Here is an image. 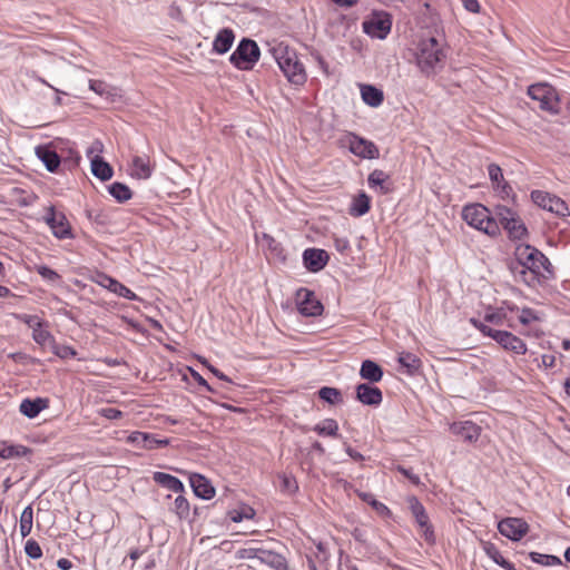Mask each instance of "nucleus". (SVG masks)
<instances>
[{"label": "nucleus", "mask_w": 570, "mask_h": 570, "mask_svg": "<svg viewBox=\"0 0 570 570\" xmlns=\"http://www.w3.org/2000/svg\"><path fill=\"white\" fill-rule=\"evenodd\" d=\"M47 400L38 397L36 400L24 399L19 406L20 412L29 419L36 417L41 410L47 407Z\"/></svg>", "instance_id": "obj_29"}, {"label": "nucleus", "mask_w": 570, "mask_h": 570, "mask_svg": "<svg viewBox=\"0 0 570 570\" xmlns=\"http://www.w3.org/2000/svg\"><path fill=\"white\" fill-rule=\"evenodd\" d=\"M171 511L175 512V514L180 520L187 519L190 513V505L188 500L184 495L179 494L174 501V507L171 508Z\"/></svg>", "instance_id": "obj_37"}, {"label": "nucleus", "mask_w": 570, "mask_h": 570, "mask_svg": "<svg viewBox=\"0 0 570 570\" xmlns=\"http://www.w3.org/2000/svg\"><path fill=\"white\" fill-rule=\"evenodd\" d=\"M360 498L364 502L371 504L373 507V509L379 514H381V515H390L391 514V511L389 510V508L384 503L377 501L372 493H361Z\"/></svg>", "instance_id": "obj_41"}, {"label": "nucleus", "mask_w": 570, "mask_h": 570, "mask_svg": "<svg viewBox=\"0 0 570 570\" xmlns=\"http://www.w3.org/2000/svg\"><path fill=\"white\" fill-rule=\"evenodd\" d=\"M37 272L39 275L42 276V278L49 282H57L60 278L59 274L56 271L45 265L37 266Z\"/></svg>", "instance_id": "obj_48"}, {"label": "nucleus", "mask_w": 570, "mask_h": 570, "mask_svg": "<svg viewBox=\"0 0 570 570\" xmlns=\"http://www.w3.org/2000/svg\"><path fill=\"white\" fill-rule=\"evenodd\" d=\"M345 451L355 461H362L364 459V456L360 452H357L350 445L346 446Z\"/></svg>", "instance_id": "obj_64"}, {"label": "nucleus", "mask_w": 570, "mask_h": 570, "mask_svg": "<svg viewBox=\"0 0 570 570\" xmlns=\"http://www.w3.org/2000/svg\"><path fill=\"white\" fill-rule=\"evenodd\" d=\"M29 452H30V450L23 445H6V444H3L0 446V456L2 459L23 456Z\"/></svg>", "instance_id": "obj_38"}, {"label": "nucleus", "mask_w": 570, "mask_h": 570, "mask_svg": "<svg viewBox=\"0 0 570 570\" xmlns=\"http://www.w3.org/2000/svg\"><path fill=\"white\" fill-rule=\"evenodd\" d=\"M153 479L157 484H159L175 493H181L184 491L183 482L178 478H176L171 474L164 473V472H155L153 475Z\"/></svg>", "instance_id": "obj_27"}, {"label": "nucleus", "mask_w": 570, "mask_h": 570, "mask_svg": "<svg viewBox=\"0 0 570 570\" xmlns=\"http://www.w3.org/2000/svg\"><path fill=\"white\" fill-rule=\"evenodd\" d=\"M17 317L20 321H22L23 323H26L32 330H35L37 327H41V322H40L39 317L36 315L23 314V315H18Z\"/></svg>", "instance_id": "obj_52"}, {"label": "nucleus", "mask_w": 570, "mask_h": 570, "mask_svg": "<svg viewBox=\"0 0 570 570\" xmlns=\"http://www.w3.org/2000/svg\"><path fill=\"white\" fill-rule=\"evenodd\" d=\"M485 552L498 566H501L507 560L493 544H489L485 548Z\"/></svg>", "instance_id": "obj_49"}, {"label": "nucleus", "mask_w": 570, "mask_h": 570, "mask_svg": "<svg viewBox=\"0 0 570 570\" xmlns=\"http://www.w3.org/2000/svg\"><path fill=\"white\" fill-rule=\"evenodd\" d=\"M193 376L199 385L204 386L209 392H214L213 387L207 383V381L199 373L193 371Z\"/></svg>", "instance_id": "obj_62"}, {"label": "nucleus", "mask_w": 570, "mask_h": 570, "mask_svg": "<svg viewBox=\"0 0 570 570\" xmlns=\"http://www.w3.org/2000/svg\"><path fill=\"white\" fill-rule=\"evenodd\" d=\"M499 532L512 541H519L529 531V524L520 518H505L498 524Z\"/></svg>", "instance_id": "obj_11"}, {"label": "nucleus", "mask_w": 570, "mask_h": 570, "mask_svg": "<svg viewBox=\"0 0 570 570\" xmlns=\"http://www.w3.org/2000/svg\"><path fill=\"white\" fill-rule=\"evenodd\" d=\"M529 557L533 562L546 566V558H548V554L530 552Z\"/></svg>", "instance_id": "obj_61"}, {"label": "nucleus", "mask_w": 570, "mask_h": 570, "mask_svg": "<svg viewBox=\"0 0 570 570\" xmlns=\"http://www.w3.org/2000/svg\"><path fill=\"white\" fill-rule=\"evenodd\" d=\"M532 202L539 207L556 214L559 217L569 215V208L564 200L542 190H533L531 193Z\"/></svg>", "instance_id": "obj_8"}, {"label": "nucleus", "mask_w": 570, "mask_h": 570, "mask_svg": "<svg viewBox=\"0 0 570 570\" xmlns=\"http://www.w3.org/2000/svg\"><path fill=\"white\" fill-rule=\"evenodd\" d=\"M501 226L507 230L511 240H521L528 236V229L519 215L514 217V222L511 220L509 225L502 224Z\"/></svg>", "instance_id": "obj_31"}, {"label": "nucleus", "mask_w": 570, "mask_h": 570, "mask_svg": "<svg viewBox=\"0 0 570 570\" xmlns=\"http://www.w3.org/2000/svg\"><path fill=\"white\" fill-rule=\"evenodd\" d=\"M367 183L371 188H377L381 195H387L394 189L390 176L381 169H374L368 175Z\"/></svg>", "instance_id": "obj_19"}, {"label": "nucleus", "mask_w": 570, "mask_h": 570, "mask_svg": "<svg viewBox=\"0 0 570 570\" xmlns=\"http://www.w3.org/2000/svg\"><path fill=\"white\" fill-rule=\"evenodd\" d=\"M189 482L196 497L204 500H209L215 495V488L204 475L193 473L189 476Z\"/></svg>", "instance_id": "obj_18"}, {"label": "nucleus", "mask_w": 570, "mask_h": 570, "mask_svg": "<svg viewBox=\"0 0 570 570\" xmlns=\"http://www.w3.org/2000/svg\"><path fill=\"white\" fill-rule=\"evenodd\" d=\"M77 352L70 346H61L57 351V355L60 357L76 356Z\"/></svg>", "instance_id": "obj_60"}, {"label": "nucleus", "mask_w": 570, "mask_h": 570, "mask_svg": "<svg viewBox=\"0 0 570 570\" xmlns=\"http://www.w3.org/2000/svg\"><path fill=\"white\" fill-rule=\"evenodd\" d=\"M91 173L95 177L102 181L109 180L112 177V167L102 159L99 155L91 157Z\"/></svg>", "instance_id": "obj_28"}, {"label": "nucleus", "mask_w": 570, "mask_h": 570, "mask_svg": "<svg viewBox=\"0 0 570 570\" xmlns=\"http://www.w3.org/2000/svg\"><path fill=\"white\" fill-rule=\"evenodd\" d=\"M370 208V197L364 191H361L356 197H354L352 202V205L350 207V215L354 217H361L368 213Z\"/></svg>", "instance_id": "obj_32"}, {"label": "nucleus", "mask_w": 570, "mask_h": 570, "mask_svg": "<svg viewBox=\"0 0 570 570\" xmlns=\"http://www.w3.org/2000/svg\"><path fill=\"white\" fill-rule=\"evenodd\" d=\"M397 361L401 366L405 367L406 372L411 375L417 373L421 367V360L416 355L409 352H402L399 355Z\"/></svg>", "instance_id": "obj_33"}, {"label": "nucleus", "mask_w": 570, "mask_h": 570, "mask_svg": "<svg viewBox=\"0 0 570 570\" xmlns=\"http://www.w3.org/2000/svg\"><path fill=\"white\" fill-rule=\"evenodd\" d=\"M399 471L404 474L413 484L420 483V478L415 474H412L407 469L399 466Z\"/></svg>", "instance_id": "obj_63"}, {"label": "nucleus", "mask_w": 570, "mask_h": 570, "mask_svg": "<svg viewBox=\"0 0 570 570\" xmlns=\"http://www.w3.org/2000/svg\"><path fill=\"white\" fill-rule=\"evenodd\" d=\"M109 193L118 202L122 203L131 198V191L125 184L114 183L109 186Z\"/></svg>", "instance_id": "obj_40"}, {"label": "nucleus", "mask_w": 570, "mask_h": 570, "mask_svg": "<svg viewBox=\"0 0 570 570\" xmlns=\"http://www.w3.org/2000/svg\"><path fill=\"white\" fill-rule=\"evenodd\" d=\"M33 521V510L31 505H28L23 509L20 515V534L22 538H26L30 534L32 529Z\"/></svg>", "instance_id": "obj_36"}, {"label": "nucleus", "mask_w": 570, "mask_h": 570, "mask_svg": "<svg viewBox=\"0 0 570 570\" xmlns=\"http://www.w3.org/2000/svg\"><path fill=\"white\" fill-rule=\"evenodd\" d=\"M255 515V511L250 507H243L240 510H233L229 512V518L233 522H240L244 519H252Z\"/></svg>", "instance_id": "obj_43"}, {"label": "nucleus", "mask_w": 570, "mask_h": 570, "mask_svg": "<svg viewBox=\"0 0 570 570\" xmlns=\"http://www.w3.org/2000/svg\"><path fill=\"white\" fill-rule=\"evenodd\" d=\"M96 282L98 285H101L109 291L118 294L119 296L127 297V298H134L135 294L127 288L125 285L120 284L116 279L105 275V274H98Z\"/></svg>", "instance_id": "obj_23"}, {"label": "nucleus", "mask_w": 570, "mask_h": 570, "mask_svg": "<svg viewBox=\"0 0 570 570\" xmlns=\"http://www.w3.org/2000/svg\"><path fill=\"white\" fill-rule=\"evenodd\" d=\"M409 508L415 518V522L420 528L421 534L425 542L430 546L435 544V534L433 530V525L430 522L429 515L425 511V508L423 504L419 501L416 497H410L409 500Z\"/></svg>", "instance_id": "obj_6"}, {"label": "nucleus", "mask_w": 570, "mask_h": 570, "mask_svg": "<svg viewBox=\"0 0 570 570\" xmlns=\"http://www.w3.org/2000/svg\"><path fill=\"white\" fill-rule=\"evenodd\" d=\"M334 246L337 252H340L341 254H344L350 248V242L347 238L335 237Z\"/></svg>", "instance_id": "obj_57"}, {"label": "nucleus", "mask_w": 570, "mask_h": 570, "mask_svg": "<svg viewBox=\"0 0 570 570\" xmlns=\"http://www.w3.org/2000/svg\"><path fill=\"white\" fill-rule=\"evenodd\" d=\"M531 99L539 102L541 110L557 114L559 111V97L553 87L548 83H535L528 88Z\"/></svg>", "instance_id": "obj_5"}, {"label": "nucleus", "mask_w": 570, "mask_h": 570, "mask_svg": "<svg viewBox=\"0 0 570 570\" xmlns=\"http://www.w3.org/2000/svg\"><path fill=\"white\" fill-rule=\"evenodd\" d=\"M446 48L434 37L422 39L415 51V63L426 78H434L443 70L446 60Z\"/></svg>", "instance_id": "obj_1"}, {"label": "nucleus", "mask_w": 570, "mask_h": 570, "mask_svg": "<svg viewBox=\"0 0 570 570\" xmlns=\"http://www.w3.org/2000/svg\"><path fill=\"white\" fill-rule=\"evenodd\" d=\"M511 271L513 272L517 281L522 282L530 287H535L543 281L539 275L517 262L511 265Z\"/></svg>", "instance_id": "obj_22"}, {"label": "nucleus", "mask_w": 570, "mask_h": 570, "mask_svg": "<svg viewBox=\"0 0 570 570\" xmlns=\"http://www.w3.org/2000/svg\"><path fill=\"white\" fill-rule=\"evenodd\" d=\"M450 431L466 442H475L481 434V428L472 421L454 422Z\"/></svg>", "instance_id": "obj_16"}, {"label": "nucleus", "mask_w": 570, "mask_h": 570, "mask_svg": "<svg viewBox=\"0 0 570 570\" xmlns=\"http://www.w3.org/2000/svg\"><path fill=\"white\" fill-rule=\"evenodd\" d=\"M470 323L476 328L479 330L484 336H491L492 335V332L494 328L488 326L487 324H484L483 322L472 317L470 318Z\"/></svg>", "instance_id": "obj_53"}, {"label": "nucleus", "mask_w": 570, "mask_h": 570, "mask_svg": "<svg viewBox=\"0 0 570 570\" xmlns=\"http://www.w3.org/2000/svg\"><path fill=\"white\" fill-rule=\"evenodd\" d=\"M282 71L287 80L295 86H302L306 82L307 75L303 63L299 60L293 62L289 68L287 67Z\"/></svg>", "instance_id": "obj_26"}, {"label": "nucleus", "mask_w": 570, "mask_h": 570, "mask_svg": "<svg viewBox=\"0 0 570 570\" xmlns=\"http://www.w3.org/2000/svg\"><path fill=\"white\" fill-rule=\"evenodd\" d=\"M281 490L283 492H286V493H294L298 487H297V482L296 480L293 478V476H289V475H286V474H283L281 476Z\"/></svg>", "instance_id": "obj_44"}, {"label": "nucleus", "mask_w": 570, "mask_h": 570, "mask_svg": "<svg viewBox=\"0 0 570 570\" xmlns=\"http://www.w3.org/2000/svg\"><path fill=\"white\" fill-rule=\"evenodd\" d=\"M464 8L473 13H478L480 11V4L478 0H461Z\"/></svg>", "instance_id": "obj_59"}, {"label": "nucleus", "mask_w": 570, "mask_h": 570, "mask_svg": "<svg viewBox=\"0 0 570 570\" xmlns=\"http://www.w3.org/2000/svg\"><path fill=\"white\" fill-rule=\"evenodd\" d=\"M356 400L364 405L377 406L383 401L382 391L371 385V383H361L355 389Z\"/></svg>", "instance_id": "obj_15"}, {"label": "nucleus", "mask_w": 570, "mask_h": 570, "mask_svg": "<svg viewBox=\"0 0 570 570\" xmlns=\"http://www.w3.org/2000/svg\"><path fill=\"white\" fill-rule=\"evenodd\" d=\"M350 151L364 159H376L380 156L377 146L365 138L352 134L350 137Z\"/></svg>", "instance_id": "obj_13"}, {"label": "nucleus", "mask_w": 570, "mask_h": 570, "mask_svg": "<svg viewBox=\"0 0 570 570\" xmlns=\"http://www.w3.org/2000/svg\"><path fill=\"white\" fill-rule=\"evenodd\" d=\"M258 554L261 563L274 570H288L287 560L283 554L263 548L262 551H258Z\"/></svg>", "instance_id": "obj_20"}, {"label": "nucleus", "mask_w": 570, "mask_h": 570, "mask_svg": "<svg viewBox=\"0 0 570 570\" xmlns=\"http://www.w3.org/2000/svg\"><path fill=\"white\" fill-rule=\"evenodd\" d=\"M494 214L497 216V222L500 225L502 224H508L509 225V222H514V217L518 215L517 212H514L513 209L504 206V205H497L494 207Z\"/></svg>", "instance_id": "obj_39"}, {"label": "nucleus", "mask_w": 570, "mask_h": 570, "mask_svg": "<svg viewBox=\"0 0 570 570\" xmlns=\"http://www.w3.org/2000/svg\"><path fill=\"white\" fill-rule=\"evenodd\" d=\"M47 225L52 230V234L59 239L72 238L71 226L63 213L56 212L53 206L47 208V214L43 217Z\"/></svg>", "instance_id": "obj_10"}, {"label": "nucleus", "mask_w": 570, "mask_h": 570, "mask_svg": "<svg viewBox=\"0 0 570 570\" xmlns=\"http://www.w3.org/2000/svg\"><path fill=\"white\" fill-rule=\"evenodd\" d=\"M494 188H495V190L499 191V194L501 195L502 198H509L513 193L512 187L505 180L497 184Z\"/></svg>", "instance_id": "obj_55"}, {"label": "nucleus", "mask_w": 570, "mask_h": 570, "mask_svg": "<svg viewBox=\"0 0 570 570\" xmlns=\"http://www.w3.org/2000/svg\"><path fill=\"white\" fill-rule=\"evenodd\" d=\"M296 305L303 316L315 317L323 313V305L316 298L314 292L307 288H299L296 292Z\"/></svg>", "instance_id": "obj_9"}, {"label": "nucleus", "mask_w": 570, "mask_h": 570, "mask_svg": "<svg viewBox=\"0 0 570 570\" xmlns=\"http://www.w3.org/2000/svg\"><path fill=\"white\" fill-rule=\"evenodd\" d=\"M24 551L31 559H39L42 556L40 546L33 540L27 541Z\"/></svg>", "instance_id": "obj_46"}, {"label": "nucleus", "mask_w": 570, "mask_h": 570, "mask_svg": "<svg viewBox=\"0 0 570 570\" xmlns=\"http://www.w3.org/2000/svg\"><path fill=\"white\" fill-rule=\"evenodd\" d=\"M470 323L476 328L479 330L484 336H491L492 335V332L494 328L488 326L487 324H484L483 322L472 317L470 318Z\"/></svg>", "instance_id": "obj_54"}, {"label": "nucleus", "mask_w": 570, "mask_h": 570, "mask_svg": "<svg viewBox=\"0 0 570 570\" xmlns=\"http://www.w3.org/2000/svg\"><path fill=\"white\" fill-rule=\"evenodd\" d=\"M391 27V14L385 11H374L368 19L363 21L364 32L373 38L385 39Z\"/></svg>", "instance_id": "obj_7"}, {"label": "nucleus", "mask_w": 570, "mask_h": 570, "mask_svg": "<svg viewBox=\"0 0 570 570\" xmlns=\"http://www.w3.org/2000/svg\"><path fill=\"white\" fill-rule=\"evenodd\" d=\"M488 174L493 184H499L504 180L502 169L497 164H490L488 166Z\"/></svg>", "instance_id": "obj_47"}, {"label": "nucleus", "mask_w": 570, "mask_h": 570, "mask_svg": "<svg viewBox=\"0 0 570 570\" xmlns=\"http://www.w3.org/2000/svg\"><path fill=\"white\" fill-rule=\"evenodd\" d=\"M504 318H505V314L503 313L502 309H497L494 312L488 311L484 314V322L491 323V324H494V325H502Z\"/></svg>", "instance_id": "obj_45"}, {"label": "nucleus", "mask_w": 570, "mask_h": 570, "mask_svg": "<svg viewBox=\"0 0 570 570\" xmlns=\"http://www.w3.org/2000/svg\"><path fill=\"white\" fill-rule=\"evenodd\" d=\"M361 96L370 107H379L384 100L383 91L372 85H362Z\"/></svg>", "instance_id": "obj_30"}, {"label": "nucleus", "mask_w": 570, "mask_h": 570, "mask_svg": "<svg viewBox=\"0 0 570 570\" xmlns=\"http://www.w3.org/2000/svg\"><path fill=\"white\" fill-rule=\"evenodd\" d=\"M383 368L372 360H365L361 364L360 376L368 383H377L383 377Z\"/></svg>", "instance_id": "obj_21"}, {"label": "nucleus", "mask_w": 570, "mask_h": 570, "mask_svg": "<svg viewBox=\"0 0 570 570\" xmlns=\"http://www.w3.org/2000/svg\"><path fill=\"white\" fill-rule=\"evenodd\" d=\"M259 57L261 50L258 45L249 38H243L230 55L229 61L239 70H250L259 60Z\"/></svg>", "instance_id": "obj_4"}, {"label": "nucleus", "mask_w": 570, "mask_h": 570, "mask_svg": "<svg viewBox=\"0 0 570 570\" xmlns=\"http://www.w3.org/2000/svg\"><path fill=\"white\" fill-rule=\"evenodd\" d=\"M535 320H538V317L535 316L534 312L529 307H524L521 311V315L519 316V321L522 325H529L532 321Z\"/></svg>", "instance_id": "obj_51"}, {"label": "nucleus", "mask_w": 570, "mask_h": 570, "mask_svg": "<svg viewBox=\"0 0 570 570\" xmlns=\"http://www.w3.org/2000/svg\"><path fill=\"white\" fill-rule=\"evenodd\" d=\"M89 87L91 90H94L95 92L99 94V95H102L106 92V83L104 81H100V80H90L89 81Z\"/></svg>", "instance_id": "obj_58"}, {"label": "nucleus", "mask_w": 570, "mask_h": 570, "mask_svg": "<svg viewBox=\"0 0 570 570\" xmlns=\"http://www.w3.org/2000/svg\"><path fill=\"white\" fill-rule=\"evenodd\" d=\"M235 39L234 31L229 28H224L218 31L213 42V50L219 55L229 51Z\"/></svg>", "instance_id": "obj_24"}, {"label": "nucleus", "mask_w": 570, "mask_h": 570, "mask_svg": "<svg viewBox=\"0 0 570 570\" xmlns=\"http://www.w3.org/2000/svg\"><path fill=\"white\" fill-rule=\"evenodd\" d=\"M313 430L320 435L337 436L338 424L334 419H325L323 422L316 424Z\"/></svg>", "instance_id": "obj_35"}, {"label": "nucleus", "mask_w": 570, "mask_h": 570, "mask_svg": "<svg viewBox=\"0 0 570 570\" xmlns=\"http://www.w3.org/2000/svg\"><path fill=\"white\" fill-rule=\"evenodd\" d=\"M490 337L493 338L505 351L521 355L527 353L525 343L511 332L493 330Z\"/></svg>", "instance_id": "obj_12"}, {"label": "nucleus", "mask_w": 570, "mask_h": 570, "mask_svg": "<svg viewBox=\"0 0 570 570\" xmlns=\"http://www.w3.org/2000/svg\"><path fill=\"white\" fill-rule=\"evenodd\" d=\"M317 393L321 400L331 405L343 403L342 392L336 387L323 386L318 390Z\"/></svg>", "instance_id": "obj_34"}, {"label": "nucleus", "mask_w": 570, "mask_h": 570, "mask_svg": "<svg viewBox=\"0 0 570 570\" xmlns=\"http://www.w3.org/2000/svg\"><path fill=\"white\" fill-rule=\"evenodd\" d=\"M36 155L45 164L46 168L53 173L60 165V157L58 154L46 146H39L36 148Z\"/></svg>", "instance_id": "obj_25"}, {"label": "nucleus", "mask_w": 570, "mask_h": 570, "mask_svg": "<svg viewBox=\"0 0 570 570\" xmlns=\"http://www.w3.org/2000/svg\"><path fill=\"white\" fill-rule=\"evenodd\" d=\"M169 444V439L157 438V435L145 433V450H153L163 446H167Z\"/></svg>", "instance_id": "obj_42"}, {"label": "nucleus", "mask_w": 570, "mask_h": 570, "mask_svg": "<svg viewBox=\"0 0 570 570\" xmlns=\"http://www.w3.org/2000/svg\"><path fill=\"white\" fill-rule=\"evenodd\" d=\"M517 263L539 275L543 281L554 277L552 264L548 257L538 248L531 245H518L515 247Z\"/></svg>", "instance_id": "obj_2"}, {"label": "nucleus", "mask_w": 570, "mask_h": 570, "mask_svg": "<svg viewBox=\"0 0 570 570\" xmlns=\"http://www.w3.org/2000/svg\"><path fill=\"white\" fill-rule=\"evenodd\" d=\"M32 336L37 343L45 344L49 340L50 333L41 327H37L33 330Z\"/></svg>", "instance_id": "obj_56"}, {"label": "nucleus", "mask_w": 570, "mask_h": 570, "mask_svg": "<svg viewBox=\"0 0 570 570\" xmlns=\"http://www.w3.org/2000/svg\"><path fill=\"white\" fill-rule=\"evenodd\" d=\"M462 218L468 225L491 237H498L501 234L497 219L492 217L490 210L481 204L464 206L462 210Z\"/></svg>", "instance_id": "obj_3"}, {"label": "nucleus", "mask_w": 570, "mask_h": 570, "mask_svg": "<svg viewBox=\"0 0 570 570\" xmlns=\"http://www.w3.org/2000/svg\"><path fill=\"white\" fill-rule=\"evenodd\" d=\"M330 255L325 249L307 248L303 252V264L312 273L322 271L328 263Z\"/></svg>", "instance_id": "obj_14"}, {"label": "nucleus", "mask_w": 570, "mask_h": 570, "mask_svg": "<svg viewBox=\"0 0 570 570\" xmlns=\"http://www.w3.org/2000/svg\"><path fill=\"white\" fill-rule=\"evenodd\" d=\"M272 53L281 70L286 69L287 67L289 68L293 62L298 60L296 51L284 42H279L274 46L272 48Z\"/></svg>", "instance_id": "obj_17"}, {"label": "nucleus", "mask_w": 570, "mask_h": 570, "mask_svg": "<svg viewBox=\"0 0 570 570\" xmlns=\"http://www.w3.org/2000/svg\"><path fill=\"white\" fill-rule=\"evenodd\" d=\"M258 551H262V548H244L237 551V557L239 559H257L259 560Z\"/></svg>", "instance_id": "obj_50"}]
</instances>
